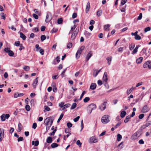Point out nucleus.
Instances as JSON below:
<instances>
[{"mask_svg": "<svg viewBox=\"0 0 151 151\" xmlns=\"http://www.w3.org/2000/svg\"><path fill=\"white\" fill-rule=\"evenodd\" d=\"M50 118L48 117V127H50L52 124L53 122V120L51 119H50Z\"/></svg>", "mask_w": 151, "mask_h": 151, "instance_id": "obj_10", "label": "nucleus"}, {"mask_svg": "<svg viewBox=\"0 0 151 151\" xmlns=\"http://www.w3.org/2000/svg\"><path fill=\"white\" fill-rule=\"evenodd\" d=\"M107 76H103V81L105 82L106 83L105 84V85H106V84H107V82L108 80V79L107 78Z\"/></svg>", "mask_w": 151, "mask_h": 151, "instance_id": "obj_31", "label": "nucleus"}, {"mask_svg": "<svg viewBox=\"0 0 151 151\" xmlns=\"http://www.w3.org/2000/svg\"><path fill=\"white\" fill-rule=\"evenodd\" d=\"M52 142V139L51 137H48V143H51Z\"/></svg>", "mask_w": 151, "mask_h": 151, "instance_id": "obj_43", "label": "nucleus"}, {"mask_svg": "<svg viewBox=\"0 0 151 151\" xmlns=\"http://www.w3.org/2000/svg\"><path fill=\"white\" fill-rule=\"evenodd\" d=\"M76 25H74L73 27H71V30L70 31L68 34L69 35L70 33H71V31H73L76 28Z\"/></svg>", "mask_w": 151, "mask_h": 151, "instance_id": "obj_37", "label": "nucleus"}, {"mask_svg": "<svg viewBox=\"0 0 151 151\" xmlns=\"http://www.w3.org/2000/svg\"><path fill=\"white\" fill-rule=\"evenodd\" d=\"M55 128L56 129H55L52 132H51V133H49V135L50 136L54 135L55 133V132H56V131L57 130L56 129L57 128V127H56Z\"/></svg>", "mask_w": 151, "mask_h": 151, "instance_id": "obj_32", "label": "nucleus"}, {"mask_svg": "<svg viewBox=\"0 0 151 151\" xmlns=\"http://www.w3.org/2000/svg\"><path fill=\"white\" fill-rule=\"evenodd\" d=\"M97 139L94 137H92L90 138V142L91 143H94L97 142Z\"/></svg>", "mask_w": 151, "mask_h": 151, "instance_id": "obj_13", "label": "nucleus"}, {"mask_svg": "<svg viewBox=\"0 0 151 151\" xmlns=\"http://www.w3.org/2000/svg\"><path fill=\"white\" fill-rule=\"evenodd\" d=\"M97 70L96 69L94 70L93 72V75L95 77H96L99 73L98 72H97Z\"/></svg>", "mask_w": 151, "mask_h": 151, "instance_id": "obj_24", "label": "nucleus"}, {"mask_svg": "<svg viewBox=\"0 0 151 151\" xmlns=\"http://www.w3.org/2000/svg\"><path fill=\"white\" fill-rule=\"evenodd\" d=\"M35 47L36 49V51H38L39 50L41 49V47H39V45L38 44H37L35 45Z\"/></svg>", "mask_w": 151, "mask_h": 151, "instance_id": "obj_40", "label": "nucleus"}, {"mask_svg": "<svg viewBox=\"0 0 151 151\" xmlns=\"http://www.w3.org/2000/svg\"><path fill=\"white\" fill-rule=\"evenodd\" d=\"M131 118V116H127L125 118V119L124 120V122L125 123H127L129 121V119Z\"/></svg>", "mask_w": 151, "mask_h": 151, "instance_id": "obj_27", "label": "nucleus"}, {"mask_svg": "<svg viewBox=\"0 0 151 151\" xmlns=\"http://www.w3.org/2000/svg\"><path fill=\"white\" fill-rule=\"evenodd\" d=\"M25 109L27 111H29L30 110V107L28 105H27L25 106Z\"/></svg>", "mask_w": 151, "mask_h": 151, "instance_id": "obj_47", "label": "nucleus"}, {"mask_svg": "<svg viewBox=\"0 0 151 151\" xmlns=\"http://www.w3.org/2000/svg\"><path fill=\"white\" fill-rule=\"evenodd\" d=\"M35 101L34 99H32L30 100V102L31 104L32 105L34 106L35 104Z\"/></svg>", "mask_w": 151, "mask_h": 151, "instance_id": "obj_61", "label": "nucleus"}, {"mask_svg": "<svg viewBox=\"0 0 151 151\" xmlns=\"http://www.w3.org/2000/svg\"><path fill=\"white\" fill-rule=\"evenodd\" d=\"M85 48L84 46H81L77 51L76 53V57L77 59H78L80 57L81 53L82 52L83 50Z\"/></svg>", "mask_w": 151, "mask_h": 151, "instance_id": "obj_3", "label": "nucleus"}, {"mask_svg": "<svg viewBox=\"0 0 151 151\" xmlns=\"http://www.w3.org/2000/svg\"><path fill=\"white\" fill-rule=\"evenodd\" d=\"M58 146V145L57 143H53L51 145V147L52 148L56 147Z\"/></svg>", "mask_w": 151, "mask_h": 151, "instance_id": "obj_25", "label": "nucleus"}, {"mask_svg": "<svg viewBox=\"0 0 151 151\" xmlns=\"http://www.w3.org/2000/svg\"><path fill=\"white\" fill-rule=\"evenodd\" d=\"M96 106L95 104L92 103L89 105L87 107V111L88 114H90L92 111L95 109L96 108Z\"/></svg>", "mask_w": 151, "mask_h": 151, "instance_id": "obj_1", "label": "nucleus"}, {"mask_svg": "<svg viewBox=\"0 0 151 151\" xmlns=\"http://www.w3.org/2000/svg\"><path fill=\"white\" fill-rule=\"evenodd\" d=\"M135 47V45L134 44H131L129 46V49L130 50H132Z\"/></svg>", "mask_w": 151, "mask_h": 151, "instance_id": "obj_30", "label": "nucleus"}, {"mask_svg": "<svg viewBox=\"0 0 151 151\" xmlns=\"http://www.w3.org/2000/svg\"><path fill=\"white\" fill-rule=\"evenodd\" d=\"M92 52L91 51H90L87 55L86 57V61H87L92 56Z\"/></svg>", "mask_w": 151, "mask_h": 151, "instance_id": "obj_11", "label": "nucleus"}, {"mask_svg": "<svg viewBox=\"0 0 151 151\" xmlns=\"http://www.w3.org/2000/svg\"><path fill=\"white\" fill-rule=\"evenodd\" d=\"M102 14V10H100L96 12V14L98 17L100 16Z\"/></svg>", "mask_w": 151, "mask_h": 151, "instance_id": "obj_23", "label": "nucleus"}, {"mask_svg": "<svg viewBox=\"0 0 151 151\" xmlns=\"http://www.w3.org/2000/svg\"><path fill=\"white\" fill-rule=\"evenodd\" d=\"M110 25L109 24L106 25L104 26V29L105 30H106L108 29L110 27Z\"/></svg>", "mask_w": 151, "mask_h": 151, "instance_id": "obj_59", "label": "nucleus"}, {"mask_svg": "<svg viewBox=\"0 0 151 151\" xmlns=\"http://www.w3.org/2000/svg\"><path fill=\"white\" fill-rule=\"evenodd\" d=\"M84 34L86 36H90L91 35V33L86 31H85Z\"/></svg>", "mask_w": 151, "mask_h": 151, "instance_id": "obj_34", "label": "nucleus"}, {"mask_svg": "<svg viewBox=\"0 0 151 151\" xmlns=\"http://www.w3.org/2000/svg\"><path fill=\"white\" fill-rule=\"evenodd\" d=\"M90 8V4L89 2L87 3L86 9V13H87L89 11Z\"/></svg>", "mask_w": 151, "mask_h": 151, "instance_id": "obj_15", "label": "nucleus"}, {"mask_svg": "<svg viewBox=\"0 0 151 151\" xmlns=\"http://www.w3.org/2000/svg\"><path fill=\"white\" fill-rule=\"evenodd\" d=\"M76 105H77V104L76 103H73V104L72 105V106H71V109H74L76 106Z\"/></svg>", "mask_w": 151, "mask_h": 151, "instance_id": "obj_36", "label": "nucleus"}, {"mask_svg": "<svg viewBox=\"0 0 151 151\" xmlns=\"http://www.w3.org/2000/svg\"><path fill=\"white\" fill-rule=\"evenodd\" d=\"M142 13H141L139 14V16L137 18V20H139L142 19Z\"/></svg>", "mask_w": 151, "mask_h": 151, "instance_id": "obj_49", "label": "nucleus"}, {"mask_svg": "<svg viewBox=\"0 0 151 151\" xmlns=\"http://www.w3.org/2000/svg\"><path fill=\"white\" fill-rule=\"evenodd\" d=\"M86 92L85 91H83V92L81 95V96L79 99V100H81L82 99V98L84 95L86 93Z\"/></svg>", "mask_w": 151, "mask_h": 151, "instance_id": "obj_33", "label": "nucleus"}, {"mask_svg": "<svg viewBox=\"0 0 151 151\" xmlns=\"http://www.w3.org/2000/svg\"><path fill=\"white\" fill-rule=\"evenodd\" d=\"M80 116H77L76 118H74L73 119V121L75 122H77L78 120L80 118Z\"/></svg>", "mask_w": 151, "mask_h": 151, "instance_id": "obj_56", "label": "nucleus"}, {"mask_svg": "<svg viewBox=\"0 0 151 151\" xmlns=\"http://www.w3.org/2000/svg\"><path fill=\"white\" fill-rule=\"evenodd\" d=\"M144 116V114H141L139 115V119H142Z\"/></svg>", "mask_w": 151, "mask_h": 151, "instance_id": "obj_64", "label": "nucleus"}, {"mask_svg": "<svg viewBox=\"0 0 151 151\" xmlns=\"http://www.w3.org/2000/svg\"><path fill=\"white\" fill-rule=\"evenodd\" d=\"M23 69L26 71H28L29 70V67L27 66H25L23 67Z\"/></svg>", "mask_w": 151, "mask_h": 151, "instance_id": "obj_42", "label": "nucleus"}, {"mask_svg": "<svg viewBox=\"0 0 151 151\" xmlns=\"http://www.w3.org/2000/svg\"><path fill=\"white\" fill-rule=\"evenodd\" d=\"M4 130L3 129L0 128V136L1 137L4 138Z\"/></svg>", "mask_w": 151, "mask_h": 151, "instance_id": "obj_14", "label": "nucleus"}, {"mask_svg": "<svg viewBox=\"0 0 151 151\" xmlns=\"http://www.w3.org/2000/svg\"><path fill=\"white\" fill-rule=\"evenodd\" d=\"M135 39L136 40H140L141 39V37L138 35H136L135 37Z\"/></svg>", "mask_w": 151, "mask_h": 151, "instance_id": "obj_45", "label": "nucleus"}, {"mask_svg": "<svg viewBox=\"0 0 151 151\" xmlns=\"http://www.w3.org/2000/svg\"><path fill=\"white\" fill-rule=\"evenodd\" d=\"M137 52V50L135 48L132 51V55H134V54L136 53Z\"/></svg>", "mask_w": 151, "mask_h": 151, "instance_id": "obj_63", "label": "nucleus"}, {"mask_svg": "<svg viewBox=\"0 0 151 151\" xmlns=\"http://www.w3.org/2000/svg\"><path fill=\"white\" fill-rule=\"evenodd\" d=\"M79 30V27H77L75 31H74L73 34H75L76 35H77Z\"/></svg>", "mask_w": 151, "mask_h": 151, "instance_id": "obj_41", "label": "nucleus"}, {"mask_svg": "<svg viewBox=\"0 0 151 151\" xmlns=\"http://www.w3.org/2000/svg\"><path fill=\"white\" fill-rule=\"evenodd\" d=\"M96 87V85L95 83H92L90 86V88L92 90H94Z\"/></svg>", "mask_w": 151, "mask_h": 151, "instance_id": "obj_16", "label": "nucleus"}, {"mask_svg": "<svg viewBox=\"0 0 151 151\" xmlns=\"http://www.w3.org/2000/svg\"><path fill=\"white\" fill-rule=\"evenodd\" d=\"M63 115H64V114L63 113L61 114L59 118H58V121H57V122L58 123H59L60 121V120L62 119V118H63Z\"/></svg>", "mask_w": 151, "mask_h": 151, "instance_id": "obj_29", "label": "nucleus"}, {"mask_svg": "<svg viewBox=\"0 0 151 151\" xmlns=\"http://www.w3.org/2000/svg\"><path fill=\"white\" fill-rule=\"evenodd\" d=\"M111 57H110L106 58V60L108 61V63L109 65H110L111 63Z\"/></svg>", "mask_w": 151, "mask_h": 151, "instance_id": "obj_28", "label": "nucleus"}, {"mask_svg": "<svg viewBox=\"0 0 151 151\" xmlns=\"http://www.w3.org/2000/svg\"><path fill=\"white\" fill-rule=\"evenodd\" d=\"M41 40L42 41H43L46 39V37L45 35H42L41 36Z\"/></svg>", "mask_w": 151, "mask_h": 151, "instance_id": "obj_44", "label": "nucleus"}, {"mask_svg": "<svg viewBox=\"0 0 151 151\" xmlns=\"http://www.w3.org/2000/svg\"><path fill=\"white\" fill-rule=\"evenodd\" d=\"M85 48L84 46H81L77 51L76 53V57L77 59H78L80 57L81 53L82 52L83 50Z\"/></svg>", "mask_w": 151, "mask_h": 151, "instance_id": "obj_2", "label": "nucleus"}, {"mask_svg": "<svg viewBox=\"0 0 151 151\" xmlns=\"http://www.w3.org/2000/svg\"><path fill=\"white\" fill-rule=\"evenodd\" d=\"M70 131V129L68 128H65V132L66 133H69Z\"/></svg>", "mask_w": 151, "mask_h": 151, "instance_id": "obj_60", "label": "nucleus"}, {"mask_svg": "<svg viewBox=\"0 0 151 151\" xmlns=\"http://www.w3.org/2000/svg\"><path fill=\"white\" fill-rule=\"evenodd\" d=\"M72 43L71 42H70L67 45V47L68 48L70 49L72 47Z\"/></svg>", "mask_w": 151, "mask_h": 151, "instance_id": "obj_39", "label": "nucleus"}, {"mask_svg": "<svg viewBox=\"0 0 151 151\" xmlns=\"http://www.w3.org/2000/svg\"><path fill=\"white\" fill-rule=\"evenodd\" d=\"M33 17L35 19H37L38 18V15L35 14H32Z\"/></svg>", "mask_w": 151, "mask_h": 151, "instance_id": "obj_62", "label": "nucleus"}, {"mask_svg": "<svg viewBox=\"0 0 151 151\" xmlns=\"http://www.w3.org/2000/svg\"><path fill=\"white\" fill-rule=\"evenodd\" d=\"M81 129L80 130V131H81L83 129L84 127V125L83 124V120H82L81 121Z\"/></svg>", "mask_w": 151, "mask_h": 151, "instance_id": "obj_52", "label": "nucleus"}, {"mask_svg": "<svg viewBox=\"0 0 151 151\" xmlns=\"http://www.w3.org/2000/svg\"><path fill=\"white\" fill-rule=\"evenodd\" d=\"M20 37L22 38L23 40H25L26 39V37L25 35L22 32H20Z\"/></svg>", "mask_w": 151, "mask_h": 151, "instance_id": "obj_20", "label": "nucleus"}, {"mask_svg": "<svg viewBox=\"0 0 151 151\" xmlns=\"http://www.w3.org/2000/svg\"><path fill=\"white\" fill-rule=\"evenodd\" d=\"M139 135L140 134L139 132H137L131 137V139L132 140L135 139L138 137H139Z\"/></svg>", "mask_w": 151, "mask_h": 151, "instance_id": "obj_8", "label": "nucleus"}, {"mask_svg": "<svg viewBox=\"0 0 151 151\" xmlns=\"http://www.w3.org/2000/svg\"><path fill=\"white\" fill-rule=\"evenodd\" d=\"M121 122H119L118 123L116 124V125L114 127L115 128H116L118 127L121 124Z\"/></svg>", "mask_w": 151, "mask_h": 151, "instance_id": "obj_50", "label": "nucleus"}, {"mask_svg": "<svg viewBox=\"0 0 151 151\" xmlns=\"http://www.w3.org/2000/svg\"><path fill=\"white\" fill-rule=\"evenodd\" d=\"M90 99L88 97H86L83 99V101L84 103H86L89 101Z\"/></svg>", "mask_w": 151, "mask_h": 151, "instance_id": "obj_35", "label": "nucleus"}, {"mask_svg": "<svg viewBox=\"0 0 151 151\" xmlns=\"http://www.w3.org/2000/svg\"><path fill=\"white\" fill-rule=\"evenodd\" d=\"M24 140L23 138L22 137H18V138L17 139V141L18 142L20 141H22Z\"/></svg>", "mask_w": 151, "mask_h": 151, "instance_id": "obj_58", "label": "nucleus"}, {"mask_svg": "<svg viewBox=\"0 0 151 151\" xmlns=\"http://www.w3.org/2000/svg\"><path fill=\"white\" fill-rule=\"evenodd\" d=\"M39 143V141L38 140H36L35 141H32V145H34L35 146H37L38 145Z\"/></svg>", "mask_w": 151, "mask_h": 151, "instance_id": "obj_19", "label": "nucleus"}, {"mask_svg": "<svg viewBox=\"0 0 151 151\" xmlns=\"http://www.w3.org/2000/svg\"><path fill=\"white\" fill-rule=\"evenodd\" d=\"M38 77L36 78L35 80L32 85L34 88L36 87V85L38 83Z\"/></svg>", "mask_w": 151, "mask_h": 151, "instance_id": "obj_18", "label": "nucleus"}, {"mask_svg": "<svg viewBox=\"0 0 151 151\" xmlns=\"http://www.w3.org/2000/svg\"><path fill=\"white\" fill-rule=\"evenodd\" d=\"M4 51L5 52L7 53L9 56H13L14 54L13 52L10 50V49L8 47L5 48L4 49Z\"/></svg>", "mask_w": 151, "mask_h": 151, "instance_id": "obj_5", "label": "nucleus"}, {"mask_svg": "<svg viewBox=\"0 0 151 151\" xmlns=\"http://www.w3.org/2000/svg\"><path fill=\"white\" fill-rule=\"evenodd\" d=\"M106 103V102H104L99 106V108L101 111H103L105 109Z\"/></svg>", "mask_w": 151, "mask_h": 151, "instance_id": "obj_9", "label": "nucleus"}, {"mask_svg": "<svg viewBox=\"0 0 151 151\" xmlns=\"http://www.w3.org/2000/svg\"><path fill=\"white\" fill-rule=\"evenodd\" d=\"M109 116L108 115H105L103 116L101 118V122L104 124H106L109 122Z\"/></svg>", "mask_w": 151, "mask_h": 151, "instance_id": "obj_4", "label": "nucleus"}, {"mask_svg": "<svg viewBox=\"0 0 151 151\" xmlns=\"http://www.w3.org/2000/svg\"><path fill=\"white\" fill-rule=\"evenodd\" d=\"M63 19L62 18H59L58 20V23L60 24H61L63 22Z\"/></svg>", "mask_w": 151, "mask_h": 151, "instance_id": "obj_38", "label": "nucleus"}, {"mask_svg": "<svg viewBox=\"0 0 151 151\" xmlns=\"http://www.w3.org/2000/svg\"><path fill=\"white\" fill-rule=\"evenodd\" d=\"M71 134V133H68L66 136L64 135L63 139L65 140H66V137H68L70 134Z\"/></svg>", "mask_w": 151, "mask_h": 151, "instance_id": "obj_55", "label": "nucleus"}, {"mask_svg": "<svg viewBox=\"0 0 151 151\" xmlns=\"http://www.w3.org/2000/svg\"><path fill=\"white\" fill-rule=\"evenodd\" d=\"M122 139V136L120 134H118L117 135V140L118 141H121Z\"/></svg>", "mask_w": 151, "mask_h": 151, "instance_id": "obj_26", "label": "nucleus"}, {"mask_svg": "<svg viewBox=\"0 0 151 151\" xmlns=\"http://www.w3.org/2000/svg\"><path fill=\"white\" fill-rule=\"evenodd\" d=\"M76 35L75 34H73V33L72 34L71 36V39L72 40H74L76 37Z\"/></svg>", "mask_w": 151, "mask_h": 151, "instance_id": "obj_48", "label": "nucleus"}, {"mask_svg": "<svg viewBox=\"0 0 151 151\" xmlns=\"http://www.w3.org/2000/svg\"><path fill=\"white\" fill-rule=\"evenodd\" d=\"M20 45L19 41L16 42H15L14 45L16 46H20Z\"/></svg>", "mask_w": 151, "mask_h": 151, "instance_id": "obj_57", "label": "nucleus"}, {"mask_svg": "<svg viewBox=\"0 0 151 151\" xmlns=\"http://www.w3.org/2000/svg\"><path fill=\"white\" fill-rule=\"evenodd\" d=\"M76 144L80 147L81 146L82 143L80 142V140H78L76 142Z\"/></svg>", "mask_w": 151, "mask_h": 151, "instance_id": "obj_53", "label": "nucleus"}, {"mask_svg": "<svg viewBox=\"0 0 151 151\" xmlns=\"http://www.w3.org/2000/svg\"><path fill=\"white\" fill-rule=\"evenodd\" d=\"M39 52L42 55H43L44 54V50L41 48L40 49V50Z\"/></svg>", "mask_w": 151, "mask_h": 151, "instance_id": "obj_54", "label": "nucleus"}, {"mask_svg": "<svg viewBox=\"0 0 151 151\" xmlns=\"http://www.w3.org/2000/svg\"><path fill=\"white\" fill-rule=\"evenodd\" d=\"M151 29V28L149 27H148L146 28L144 30L145 32H146L148 31H150Z\"/></svg>", "mask_w": 151, "mask_h": 151, "instance_id": "obj_51", "label": "nucleus"}, {"mask_svg": "<svg viewBox=\"0 0 151 151\" xmlns=\"http://www.w3.org/2000/svg\"><path fill=\"white\" fill-rule=\"evenodd\" d=\"M67 126L68 128L71 127L73 125V124L70 122H68L67 124Z\"/></svg>", "mask_w": 151, "mask_h": 151, "instance_id": "obj_46", "label": "nucleus"}, {"mask_svg": "<svg viewBox=\"0 0 151 151\" xmlns=\"http://www.w3.org/2000/svg\"><path fill=\"white\" fill-rule=\"evenodd\" d=\"M126 114V112L125 111H122L121 112V114H120V116L121 117L123 118L124 117L125 115Z\"/></svg>", "mask_w": 151, "mask_h": 151, "instance_id": "obj_22", "label": "nucleus"}, {"mask_svg": "<svg viewBox=\"0 0 151 151\" xmlns=\"http://www.w3.org/2000/svg\"><path fill=\"white\" fill-rule=\"evenodd\" d=\"M52 86L53 88V91L54 92H57V89L55 86V84L54 83L53 84V85Z\"/></svg>", "mask_w": 151, "mask_h": 151, "instance_id": "obj_21", "label": "nucleus"}, {"mask_svg": "<svg viewBox=\"0 0 151 151\" xmlns=\"http://www.w3.org/2000/svg\"><path fill=\"white\" fill-rule=\"evenodd\" d=\"M10 117V115L9 114H3L1 116V118L2 121H4L6 119H8Z\"/></svg>", "mask_w": 151, "mask_h": 151, "instance_id": "obj_7", "label": "nucleus"}, {"mask_svg": "<svg viewBox=\"0 0 151 151\" xmlns=\"http://www.w3.org/2000/svg\"><path fill=\"white\" fill-rule=\"evenodd\" d=\"M142 60H143L142 57H141L139 58H138V59H137L136 60V63L137 64L140 63L142 62Z\"/></svg>", "mask_w": 151, "mask_h": 151, "instance_id": "obj_17", "label": "nucleus"}, {"mask_svg": "<svg viewBox=\"0 0 151 151\" xmlns=\"http://www.w3.org/2000/svg\"><path fill=\"white\" fill-rule=\"evenodd\" d=\"M143 66L144 68L148 67L149 69H151V61H147L146 62L143 64Z\"/></svg>", "mask_w": 151, "mask_h": 151, "instance_id": "obj_6", "label": "nucleus"}, {"mask_svg": "<svg viewBox=\"0 0 151 151\" xmlns=\"http://www.w3.org/2000/svg\"><path fill=\"white\" fill-rule=\"evenodd\" d=\"M148 109L147 105H145L142 108V113H145L148 111Z\"/></svg>", "mask_w": 151, "mask_h": 151, "instance_id": "obj_12", "label": "nucleus"}]
</instances>
